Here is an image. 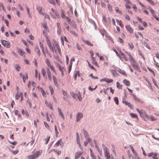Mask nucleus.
Here are the masks:
<instances>
[{"instance_id": "f257e3e1", "label": "nucleus", "mask_w": 159, "mask_h": 159, "mask_svg": "<svg viewBox=\"0 0 159 159\" xmlns=\"http://www.w3.org/2000/svg\"><path fill=\"white\" fill-rule=\"evenodd\" d=\"M125 52L129 56V61L131 63V64L132 66L134 69L140 72L141 71L139 66L131 54L127 52Z\"/></svg>"}, {"instance_id": "f03ea898", "label": "nucleus", "mask_w": 159, "mask_h": 159, "mask_svg": "<svg viewBox=\"0 0 159 159\" xmlns=\"http://www.w3.org/2000/svg\"><path fill=\"white\" fill-rule=\"evenodd\" d=\"M43 151L40 150L34 152L33 154L28 155L27 158L28 159H35L38 157L42 154Z\"/></svg>"}, {"instance_id": "7ed1b4c3", "label": "nucleus", "mask_w": 159, "mask_h": 159, "mask_svg": "<svg viewBox=\"0 0 159 159\" xmlns=\"http://www.w3.org/2000/svg\"><path fill=\"white\" fill-rule=\"evenodd\" d=\"M45 62L47 66L50 68L51 71L53 72L56 75H57L56 70L54 67L52 65L49 59H46L45 60Z\"/></svg>"}, {"instance_id": "20e7f679", "label": "nucleus", "mask_w": 159, "mask_h": 159, "mask_svg": "<svg viewBox=\"0 0 159 159\" xmlns=\"http://www.w3.org/2000/svg\"><path fill=\"white\" fill-rule=\"evenodd\" d=\"M46 42L51 50L54 53L55 51L54 47L52 45L51 41L48 37H47V39H46Z\"/></svg>"}, {"instance_id": "39448f33", "label": "nucleus", "mask_w": 159, "mask_h": 159, "mask_svg": "<svg viewBox=\"0 0 159 159\" xmlns=\"http://www.w3.org/2000/svg\"><path fill=\"white\" fill-rule=\"evenodd\" d=\"M102 146H103V149L104 151V156L105 157L109 156L110 155V153H109V151L108 149L106 147L104 144H103Z\"/></svg>"}, {"instance_id": "423d86ee", "label": "nucleus", "mask_w": 159, "mask_h": 159, "mask_svg": "<svg viewBox=\"0 0 159 159\" xmlns=\"http://www.w3.org/2000/svg\"><path fill=\"white\" fill-rule=\"evenodd\" d=\"M1 42L2 44L4 47L7 48H9L10 47V43L8 41H5L4 40H1Z\"/></svg>"}, {"instance_id": "0eeeda50", "label": "nucleus", "mask_w": 159, "mask_h": 159, "mask_svg": "<svg viewBox=\"0 0 159 159\" xmlns=\"http://www.w3.org/2000/svg\"><path fill=\"white\" fill-rule=\"evenodd\" d=\"M82 151H78L76 152L75 154V159H78L83 154Z\"/></svg>"}, {"instance_id": "6e6552de", "label": "nucleus", "mask_w": 159, "mask_h": 159, "mask_svg": "<svg viewBox=\"0 0 159 159\" xmlns=\"http://www.w3.org/2000/svg\"><path fill=\"white\" fill-rule=\"evenodd\" d=\"M122 102L125 105L128 106L131 109H133L134 108V106L131 104L130 102H128L127 101H123Z\"/></svg>"}, {"instance_id": "1a4fd4ad", "label": "nucleus", "mask_w": 159, "mask_h": 159, "mask_svg": "<svg viewBox=\"0 0 159 159\" xmlns=\"http://www.w3.org/2000/svg\"><path fill=\"white\" fill-rule=\"evenodd\" d=\"M36 9L39 12V14L42 15H44L45 14V13H44L42 11V7L39 6H37L36 7Z\"/></svg>"}, {"instance_id": "9d476101", "label": "nucleus", "mask_w": 159, "mask_h": 159, "mask_svg": "<svg viewBox=\"0 0 159 159\" xmlns=\"http://www.w3.org/2000/svg\"><path fill=\"white\" fill-rule=\"evenodd\" d=\"M83 114L81 113H78L76 116V121H79L80 119L83 117Z\"/></svg>"}, {"instance_id": "9b49d317", "label": "nucleus", "mask_w": 159, "mask_h": 159, "mask_svg": "<svg viewBox=\"0 0 159 159\" xmlns=\"http://www.w3.org/2000/svg\"><path fill=\"white\" fill-rule=\"evenodd\" d=\"M133 96V99L136 101L142 103L143 102V101L142 100H140V99L138 98L134 94H131Z\"/></svg>"}, {"instance_id": "f8f14e48", "label": "nucleus", "mask_w": 159, "mask_h": 159, "mask_svg": "<svg viewBox=\"0 0 159 159\" xmlns=\"http://www.w3.org/2000/svg\"><path fill=\"white\" fill-rule=\"evenodd\" d=\"M117 71L119 73L124 75V76L125 77L127 76V75L124 70H122L120 68H118V69H117Z\"/></svg>"}, {"instance_id": "ddd939ff", "label": "nucleus", "mask_w": 159, "mask_h": 159, "mask_svg": "<svg viewBox=\"0 0 159 159\" xmlns=\"http://www.w3.org/2000/svg\"><path fill=\"white\" fill-rule=\"evenodd\" d=\"M47 73L48 75V78L49 80L50 81H51L52 80V75L51 74V71L50 70V69L49 68H48L47 69Z\"/></svg>"}, {"instance_id": "4468645a", "label": "nucleus", "mask_w": 159, "mask_h": 159, "mask_svg": "<svg viewBox=\"0 0 159 159\" xmlns=\"http://www.w3.org/2000/svg\"><path fill=\"white\" fill-rule=\"evenodd\" d=\"M57 109L58 110L59 115L64 120H65V117L62 112L61 109L60 108L58 107L57 108Z\"/></svg>"}, {"instance_id": "2eb2a0df", "label": "nucleus", "mask_w": 159, "mask_h": 159, "mask_svg": "<svg viewBox=\"0 0 159 159\" xmlns=\"http://www.w3.org/2000/svg\"><path fill=\"white\" fill-rule=\"evenodd\" d=\"M63 143L61 139H60L57 141V142L56 143L55 146V147H57L59 145L63 146Z\"/></svg>"}, {"instance_id": "dca6fc26", "label": "nucleus", "mask_w": 159, "mask_h": 159, "mask_svg": "<svg viewBox=\"0 0 159 159\" xmlns=\"http://www.w3.org/2000/svg\"><path fill=\"white\" fill-rule=\"evenodd\" d=\"M126 28L127 31L129 32L130 33H132L133 32V29L129 25H127L125 26Z\"/></svg>"}, {"instance_id": "f3484780", "label": "nucleus", "mask_w": 159, "mask_h": 159, "mask_svg": "<svg viewBox=\"0 0 159 159\" xmlns=\"http://www.w3.org/2000/svg\"><path fill=\"white\" fill-rule=\"evenodd\" d=\"M56 67L59 69L60 71L63 70H65L64 67L61 66L60 64L58 63H56Z\"/></svg>"}, {"instance_id": "a211bd4d", "label": "nucleus", "mask_w": 159, "mask_h": 159, "mask_svg": "<svg viewBox=\"0 0 159 159\" xmlns=\"http://www.w3.org/2000/svg\"><path fill=\"white\" fill-rule=\"evenodd\" d=\"M21 76L23 80L24 83H25L26 80L28 78V75L27 73H25V75H21Z\"/></svg>"}, {"instance_id": "6ab92c4d", "label": "nucleus", "mask_w": 159, "mask_h": 159, "mask_svg": "<svg viewBox=\"0 0 159 159\" xmlns=\"http://www.w3.org/2000/svg\"><path fill=\"white\" fill-rule=\"evenodd\" d=\"M35 51L39 56H40V51L38 47H37L35 48Z\"/></svg>"}, {"instance_id": "aec40b11", "label": "nucleus", "mask_w": 159, "mask_h": 159, "mask_svg": "<svg viewBox=\"0 0 159 159\" xmlns=\"http://www.w3.org/2000/svg\"><path fill=\"white\" fill-rule=\"evenodd\" d=\"M123 82L124 84L127 86H129L130 84V81L126 79L124 80Z\"/></svg>"}, {"instance_id": "412c9836", "label": "nucleus", "mask_w": 159, "mask_h": 159, "mask_svg": "<svg viewBox=\"0 0 159 159\" xmlns=\"http://www.w3.org/2000/svg\"><path fill=\"white\" fill-rule=\"evenodd\" d=\"M41 73L44 78H47V76L46 71L43 68L41 70Z\"/></svg>"}, {"instance_id": "4be33fe9", "label": "nucleus", "mask_w": 159, "mask_h": 159, "mask_svg": "<svg viewBox=\"0 0 159 159\" xmlns=\"http://www.w3.org/2000/svg\"><path fill=\"white\" fill-rule=\"evenodd\" d=\"M52 78L55 85L56 86H57L58 85V81L56 77L55 76L53 75Z\"/></svg>"}, {"instance_id": "5701e85b", "label": "nucleus", "mask_w": 159, "mask_h": 159, "mask_svg": "<svg viewBox=\"0 0 159 159\" xmlns=\"http://www.w3.org/2000/svg\"><path fill=\"white\" fill-rule=\"evenodd\" d=\"M49 89L51 92V94L52 95H53L54 94V89L52 86L50 85L48 86Z\"/></svg>"}, {"instance_id": "b1692460", "label": "nucleus", "mask_w": 159, "mask_h": 159, "mask_svg": "<svg viewBox=\"0 0 159 159\" xmlns=\"http://www.w3.org/2000/svg\"><path fill=\"white\" fill-rule=\"evenodd\" d=\"M103 80L104 81H105L107 83H109L113 81V80L111 79H106L104 78L103 79H102L101 80V81Z\"/></svg>"}, {"instance_id": "393cba45", "label": "nucleus", "mask_w": 159, "mask_h": 159, "mask_svg": "<svg viewBox=\"0 0 159 159\" xmlns=\"http://www.w3.org/2000/svg\"><path fill=\"white\" fill-rule=\"evenodd\" d=\"M51 16L52 18L53 19H56L57 18H60V15L59 13L57 12L56 14V16H55L53 15L52 14V13H50Z\"/></svg>"}, {"instance_id": "a878e982", "label": "nucleus", "mask_w": 159, "mask_h": 159, "mask_svg": "<svg viewBox=\"0 0 159 159\" xmlns=\"http://www.w3.org/2000/svg\"><path fill=\"white\" fill-rule=\"evenodd\" d=\"M121 54L122 56V57H120V59H124L125 61H128V59L126 58L125 55L124 53L121 52Z\"/></svg>"}, {"instance_id": "bb28decb", "label": "nucleus", "mask_w": 159, "mask_h": 159, "mask_svg": "<svg viewBox=\"0 0 159 159\" xmlns=\"http://www.w3.org/2000/svg\"><path fill=\"white\" fill-rule=\"evenodd\" d=\"M21 113L23 115H25L26 117H29V114L27 111H25L24 110H22L21 111Z\"/></svg>"}, {"instance_id": "cd10ccee", "label": "nucleus", "mask_w": 159, "mask_h": 159, "mask_svg": "<svg viewBox=\"0 0 159 159\" xmlns=\"http://www.w3.org/2000/svg\"><path fill=\"white\" fill-rule=\"evenodd\" d=\"M83 41L86 44L88 45L89 46H93V44L91 43L90 42L89 40H84Z\"/></svg>"}, {"instance_id": "c85d7f7f", "label": "nucleus", "mask_w": 159, "mask_h": 159, "mask_svg": "<svg viewBox=\"0 0 159 159\" xmlns=\"http://www.w3.org/2000/svg\"><path fill=\"white\" fill-rule=\"evenodd\" d=\"M90 155L92 158L93 159H96V157L95 156L93 153L92 152V150L90 149Z\"/></svg>"}, {"instance_id": "c756f323", "label": "nucleus", "mask_w": 159, "mask_h": 159, "mask_svg": "<svg viewBox=\"0 0 159 159\" xmlns=\"http://www.w3.org/2000/svg\"><path fill=\"white\" fill-rule=\"evenodd\" d=\"M116 22L121 27H123L124 25L121 20H116Z\"/></svg>"}, {"instance_id": "7c9ffc66", "label": "nucleus", "mask_w": 159, "mask_h": 159, "mask_svg": "<svg viewBox=\"0 0 159 159\" xmlns=\"http://www.w3.org/2000/svg\"><path fill=\"white\" fill-rule=\"evenodd\" d=\"M144 115L148 119H151L152 120H153L152 119L153 118L152 116L150 117L149 115H148L144 111L143 112Z\"/></svg>"}, {"instance_id": "2f4dec72", "label": "nucleus", "mask_w": 159, "mask_h": 159, "mask_svg": "<svg viewBox=\"0 0 159 159\" xmlns=\"http://www.w3.org/2000/svg\"><path fill=\"white\" fill-rule=\"evenodd\" d=\"M26 8L27 12L28 15L29 17H30V18H31L32 16L30 14L29 8L27 6L26 7Z\"/></svg>"}, {"instance_id": "473e14b6", "label": "nucleus", "mask_w": 159, "mask_h": 159, "mask_svg": "<svg viewBox=\"0 0 159 159\" xmlns=\"http://www.w3.org/2000/svg\"><path fill=\"white\" fill-rule=\"evenodd\" d=\"M133 118H136L137 119H138L137 116L135 114L132 113H131L129 114Z\"/></svg>"}, {"instance_id": "72a5a7b5", "label": "nucleus", "mask_w": 159, "mask_h": 159, "mask_svg": "<svg viewBox=\"0 0 159 159\" xmlns=\"http://www.w3.org/2000/svg\"><path fill=\"white\" fill-rule=\"evenodd\" d=\"M118 42L120 43H121L122 45H123L124 41L120 38H119L118 40Z\"/></svg>"}, {"instance_id": "f704fd0d", "label": "nucleus", "mask_w": 159, "mask_h": 159, "mask_svg": "<svg viewBox=\"0 0 159 159\" xmlns=\"http://www.w3.org/2000/svg\"><path fill=\"white\" fill-rule=\"evenodd\" d=\"M26 53L24 51L20 50V55L23 57L24 58L25 57V54Z\"/></svg>"}, {"instance_id": "c9c22d12", "label": "nucleus", "mask_w": 159, "mask_h": 159, "mask_svg": "<svg viewBox=\"0 0 159 159\" xmlns=\"http://www.w3.org/2000/svg\"><path fill=\"white\" fill-rule=\"evenodd\" d=\"M55 131L56 134V137H57L59 134V132L57 130V128L56 125H55Z\"/></svg>"}, {"instance_id": "e433bc0d", "label": "nucleus", "mask_w": 159, "mask_h": 159, "mask_svg": "<svg viewBox=\"0 0 159 159\" xmlns=\"http://www.w3.org/2000/svg\"><path fill=\"white\" fill-rule=\"evenodd\" d=\"M115 11L116 12L119 14H121L122 11L119 10L118 7H115Z\"/></svg>"}, {"instance_id": "4c0bfd02", "label": "nucleus", "mask_w": 159, "mask_h": 159, "mask_svg": "<svg viewBox=\"0 0 159 159\" xmlns=\"http://www.w3.org/2000/svg\"><path fill=\"white\" fill-rule=\"evenodd\" d=\"M116 84L117 85L116 87L118 89H122V86L120 84V83L119 82H117Z\"/></svg>"}, {"instance_id": "58836bf2", "label": "nucleus", "mask_w": 159, "mask_h": 159, "mask_svg": "<svg viewBox=\"0 0 159 159\" xmlns=\"http://www.w3.org/2000/svg\"><path fill=\"white\" fill-rule=\"evenodd\" d=\"M50 138V136H48L45 139V144H47L48 143V142L49 141Z\"/></svg>"}, {"instance_id": "ea45409f", "label": "nucleus", "mask_w": 159, "mask_h": 159, "mask_svg": "<svg viewBox=\"0 0 159 159\" xmlns=\"http://www.w3.org/2000/svg\"><path fill=\"white\" fill-rule=\"evenodd\" d=\"M111 149H112V152H113V153L115 155V156H116V154L115 148L114 145L112 146V148Z\"/></svg>"}, {"instance_id": "a19ab883", "label": "nucleus", "mask_w": 159, "mask_h": 159, "mask_svg": "<svg viewBox=\"0 0 159 159\" xmlns=\"http://www.w3.org/2000/svg\"><path fill=\"white\" fill-rule=\"evenodd\" d=\"M19 89V88L18 87H16V90L17 91V93H16V97H15V98H16V99H18L19 98V97H20V96L19 95H18V89Z\"/></svg>"}, {"instance_id": "79ce46f5", "label": "nucleus", "mask_w": 159, "mask_h": 159, "mask_svg": "<svg viewBox=\"0 0 159 159\" xmlns=\"http://www.w3.org/2000/svg\"><path fill=\"white\" fill-rule=\"evenodd\" d=\"M48 2L51 4L55 5L56 4L54 0H47Z\"/></svg>"}, {"instance_id": "37998d69", "label": "nucleus", "mask_w": 159, "mask_h": 159, "mask_svg": "<svg viewBox=\"0 0 159 159\" xmlns=\"http://www.w3.org/2000/svg\"><path fill=\"white\" fill-rule=\"evenodd\" d=\"M87 62L88 63V65L92 69H93L95 71H96L97 70L94 68V67L91 64H90L88 61L87 60Z\"/></svg>"}, {"instance_id": "c03bdc74", "label": "nucleus", "mask_w": 159, "mask_h": 159, "mask_svg": "<svg viewBox=\"0 0 159 159\" xmlns=\"http://www.w3.org/2000/svg\"><path fill=\"white\" fill-rule=\"evenodd\" d=\"M15 68V69L19 71L20 70V68L19 67V64H16L14 66Z\"/></svg>"}, {"instance_id": "a18cd8bd", "label": "nucleus", "mask_w": 159, "mask_h": 159, "mask_svg": "<svg viewBox=\"0 0 159 159\" xmlns=\"http://www.w3.org/2000/svg\"><path fill=\"white\" fill-rule=\"evenodd\" d=\"M61 15L62 18H65V14L64 11L62 10H61Z\"/></svg>"}, {"instance_id": "49530a36", "label": "nucleus", "mask_w": 159, "mask_h": 159, "mask_svg": "<svg viewBox=\"0 0 159 159\" xmlns=\"http://www.w3.org/2000/svg\"><path fill=\"white\" fill-rule=\"evenodd\" d=\"M128 45L129 46V48L130 49L132 50L134 48V46L132 43H128Z\"/></svg>"}, {"instance_id": "de8ad7c7", "label": "nucleus", "mask_w": 159, "mask_h": 159, "mask_svg": "<svg viewBox=\"0 0 159 159\" xmlns=\"http://www.w3.org/2000/svg\"><path fill=\"white\" fill-rule=\"evenodd\" d=\"M55 46H56L58 52L60 53V52H61V49L60 48V46H59L58 43H56L55 44Z\"/></svg>"}, {"instance_id": "09e8293b", "label": "nucleus", "mask_w": 159, "mask_h": 159, "mask_svg": "<svg viewBox=\"0 0 159 159\" xmlns=\"http://www.w3.org/2000/svg\"><path fill=\"white\" fill-rule=\"evenodd\" d=\"M114 101L115 102V103L116 105H118L119 104V101L117 97H115L114 99Z\"/></svg>"}, {"instance_id": "8fccbe9b", "label": "nucleus", "mask_w": 159, "mask_h": 159, "mask_svg": "<svg viewBox=\"0 0 159 159\" xmlns=\"http://www.w3.org/2000/svg\"><path fill=\"white\" fill-rule=\"evenodd\" d=\"M84 133L86 139H88V133L86 131H84Z\"/></svg>"}, {"instance_id": "3c124183", "label": "nucleus", "mask_w": 159, "mask_h": 159, "mask_svg": "<svg viewBox=\"0 0 159 159\" xmlns=\"http://www.w3.org/2000/svg\"><path fill=\"white\" fill-rule=\"evenodd\" d=\"M46 51L47 53V54L50 57H52V55L51 54L50 52L48 51V50L47 49V48H46Z\"/></svg>"}, {"instance_id": "603ef678", "label": "nucleus", "mask_w": 159, "mask_h": 159, "mask_svg": "<svg viewBox=\"0 0 159 159\" xmlns=\"http://www.w3.org/2000/svg\"><path fill=\"white\" fill-rule=\"evenodd\" d=\"M77 138H76V140H77V143H80V138L79 137V136L78 134V133H77Z\"/></svg>"}, {"instance_id": "864d4df0", "label": "nucleus", "mask_w": 159, "mask_h": 159, "mask_svg": "<svg viewBox=\"0 0 159 159\" xmlns=\"http://www.w3.org/2000/svg\"><path fill=\"white\" fill-rule=\"evenodd\" d=\"M22 41V42L23 43L26 47H29V44L26 43V42L23 40H21Z\"/></svg>"}, {"instance_id": "5fc2aeb1", "label": "nucleus", "mask_w": 159, "mask_h": 159, "mask_svg": "<svg viewBox=\"0 0 159 159\" xmlns=\"http://www.w3.org/2000/svg\"><path fill=\"white\" fill-rule=\"evenodd\" d=\"M44 125L45 126V127L47 128L48 129H50V126L46 122H44Z\"/></svg>"}, {"instance_id": "6e6d98bb", "label": "nucleus", "mask_w": 159, "mask_h": 159, "mask_svg": "<svg viewBox=\"0 0 159 159\" xmlns=\"http://www.w3.org/2000/svg\"><path fill=\"white\" fill-rule=\"evenodd\" d=\"M62 93H63V94L65 96H66V97H67V92L66 91H65V90H62Z\"/></svg>"}, {"instance_id": "4d7b16f0", "label": "nucleus", "mask_w": 159, "mask_h": 159, "mask_svg": "<svg viewBox=\"0 0 159 159\" xmlns=\"http://www.w3.org/2000/svg\"><path fill=\"white\" fill-rule=\"evenodd\" d=\"M153 60L154 61V65L157 67H158L159 65H158V63L156 61H155V59L154 58H153Z\"/></svg>"}, {"instance_id": "13d9d810", "label": "nucleus", "mask_w": 159, "mask_h": 159, "mask_svg": "<svg viewBox=\"0 0 159 159\" xmlns=\"http://www.w3.org/2000/svg\"><path fill=\"white\" fill-rule=\"evenodd\" d=\"M130 4L129 3H125V6L126 8L127 9H130L131 8V7L129 5Z\"/></svg>"}, {"instance_id": "bf43d9fd", "label": "nucleus", "mask_w": 159, "mask_h": 159, "mask_svg": "<svg viewBox=\"0 0 159 159\" xmlns=\"http://www.w3.org/2000/svg\"><path fill=\"white\" fill-rule=\"evenodd\" d=\"M90 141V139L88 138V139H87V141H85L84 142V145L85 146H87L88 142H89Z\"/></svg>"}, {"instance_id": "052dcab7", "label": "nucleus", "mask_w": 159, "mask_h": 159, "mask_svg": "<svg viewBox=\"0 0 159 159\" xmlns=\"http://www.w3.org/2000/svg\"><path fill=\"white\" fill-rule=\"evenodd\" d=\"M70 33H71L72 34H73L74 36L75 37H77L78 34L76 33L75 32L71 31H70Z\"/></svg>"}, {"instance_id": "680f3d73", "label": "nucleus", "mask_w": 159, "mask_h": 159, "mask_svg": "<svg viewBox=\"0 0 159 159\" xmlns=\"http://www.w3.org/2000/svg\"><path fill=\"white\" fill-rule=\"evenodd\" d=\"M152 16L157 21H159V18L155 14L153 15Z\"/></svg>"}, {"instance_id": "e2e57ef3", "label": "nucleus", "mask_w": 159, "mask_h": 159, "mask_svg": "<svg viewBox=\"0 0 159 159\" xmlns=\"http://www.w3.org/2000/svg\"><path fill=\"white\" fill-rule=\"evenodd\" d=\"M108 8L109 10L112 11V8L110 4H108L107 5Z\"/></svg>"}, {"instance_id": "0e129e2a", "label": "nucleus", "mask_w": 159, "mask_h": 159, "mask_svg": "<svg viewBox=\"0 0 159 159\" xmlns=\"http://www.w3.org/2000/svg\"><path fill=\"white\" fill-rule=\"evenodd\" d=\"M39 46L41 49L44 48L43 45L41 42H39Z\"/></svg>"}, {"instance_id": "69168bd1", "label": "nucleus", "mask_w": 159, "mask_h": 159, "mask_svg": "<svg viewBox=\"0 0 159 159\" xmlns=\"http://www.w3.org/2000/svg\"><path fill=\"white\" fill-rule=\"evenodd\" d=\"M125 19L128 20H130V18L129 17V16L128 15H127V14H126L125 15Z\"/></svg>"}, {"instance_id": "338daca9", "label": "nucleus", "mask_w": 159, "mask_h": 159, "mask_svg": "<svg viewBox=\"0 0 159 159\" xmlns=\"http://www.w3.org/2000/svg\"><path fill=\"white\" fill-rule=\"evenodd\" d=\"M70 94L71 95V96L74 98H76V94H75L73 92H71L70 93Z\"/></svg>"}, {"instance_id": "774afa93", "label": "nucleus", "mask_w": 159, "mask_h": 159, "mask_svg": "<svg viewBox=\"0 0 159 159\" xmlns=\"http://www.w3.org/2000/svg\"><path fill=\"white\" fill-rule=\"evenodd\" d=\"M134 35L136 38H139V32L135 33H134Z\"/></svg>"}]
</instances>
